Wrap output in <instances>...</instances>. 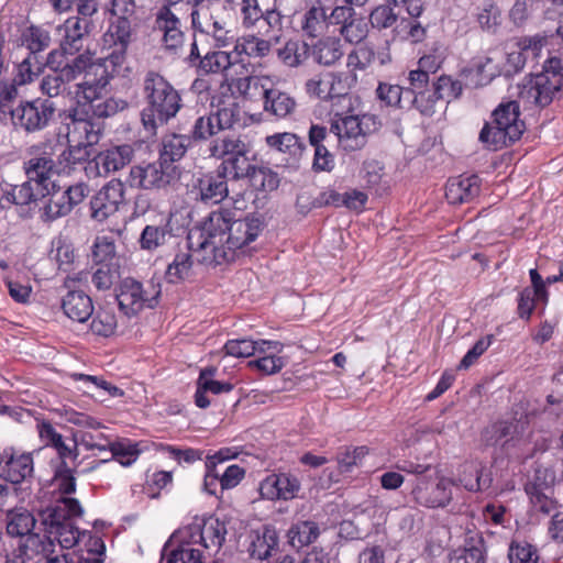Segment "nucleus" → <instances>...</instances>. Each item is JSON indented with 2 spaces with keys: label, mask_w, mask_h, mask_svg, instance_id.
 <instances>
[{
  "label": "nucleus",
  "mask_w": 563,
  "mask_h": 563,
  "mask_svg": "<svg viewBox=\"0 0 563 563\" xmlns=\"http://www.w3.org/2000/svg\"><path fill=\"white\" fill-rule=\"evenodd\" d=\"M380 123L374 114H354L334 112L331 118L330 131L338 137V144L344 152L362 150L367 137L378 130Z\"/></svg>",
  "instance_id": "8"
},
{
  "label": "nucleus",
  "mask_w": 563,
  "mask_h": 563,
  "mask_svg": "<svg viewBox=\"0 0 563 563\" xmlns=\"http://www.w3.org/2000/svg\"><path fill=\"white\" fill-rule=\"evenodd\" d=\"M268 349L279 350L280 342L272 340L233 339L224 344L228 355L234 357H249L255 354H265Z\"/></svg>",
  "instance_id": "28"
},
{
  "label": "nucleus",
  "mask_w": 563,
  "mask_h": 563,
  "mask_svg": "<svg viewBox=\"0 0 563 563\" xmlns=\"http://www.w3.org/2000/svg\"><path fill=\"white\" fill-rule=\"evenodd\" d=\"M309 45L299 40H289L277 49L279 60L287 67L302 65L309 56Z\"/></svg>",
  "instance_id": "42"
},
{
  "label": "nucleus",
  "mask_w": 563,
  "mask_h": 563,
  "mask_svg": "<svg viewBox=\"0 0 563 563\" xmlns=\"http://www.w3.org/2000/svg\"><path fill=\"white\" fill-rule=\"evenodd\" d=\"M46 196H51L44 206V216L47 220H55L71 212L64 190L55 191L51 189V194Z\"/></svg>",
  "instance_id": "55"
},
{
  "label": "nucleus",
  "mask_w": 563,
  "mask_h": 563,
  "mask_svg": "<svg viewBox=\"0 0 563 563\" xmlns=\"http://www.w3.org/2000/svg\"><path fill=\"white\" fill-rule=\"evenodd\" d=\"M470 70L476 78V86H485L489 84L499 75L500 71L498 65L488 56H479L475 58Z\"/></svg>",
  "instance_id": "52"
},
{
  "label": "nucleus",
  "mask_w": 563,
  "mask_h": 563,
  "mask_svg": "<svg viewBox=\"0 0 563 563\" xmlns=\"http://www.w3.org/2000/svg\"><path fill=\"white\" fill-rule=\"evenodd\" d=\"M457 481L468 492L485 490L492 484V478L483 475L481 465L473 462L462 466Z\"/></svg>",
  "instance_id": "40"
},
{
  "label": "nucleus",
  "mask_w": 563,
  "mask_h": 563,
  "mask_svg": "<svg viewBox=\"0 0 563 563\" xmlns=\"http://www.w3.org/2000/svg\"><path fill=\"white\" fill-rule=\"evenodd\" d=\"M263 97L264 110L276 118L284 119L296 108L295 99L277 88H265Z\"/></svg>",
  "instance_id": "32"
},
{
  "label": "nucleus",
  "mask_w": 563,
  "mask_h": 563,
  "mask_svg": "<svg viewBox=\"0 0 563 563\" xmlns=\"http://www.w3.org/2000/svg\"><path fill=\"white\" fill-rule=\"evenodd\" d=\"M344 55L343 44L338 36H324L311 47L313 60L322 66L336 64Z\"/></svg>",
  "instance_id": "29"
},
{
  "label": "nucleus",
  "mask_w": 563,
  "mask_h": 563,
  "mask_svg": "<svg viewBox=\"0 0 563 563\" xmlns=\"http://www.w3.org/2000/svg\"><path fill=\"white\" fill-rule=\"evenodd\" d=\"M88 156V150L77 144L63 148V151L57 154V159L55 161L57 174H69L76 165L86 162Z\"/></svg>",
  "instance_id": "45"
},
{
  "label": "nucleus",
  "mask_w": 563,
  "mask_h": 563,
  "mask_svg": "<svg viewBox=\"0 0 563 563\" xmlns=\"http://www.w3.org/2000/svg\"><path fill=\"white\" fill-rule=\"evenodd\" d=\"M262 223L255 218L235 219L229 209L212 211L187 236V251L178 252L168 265L170 283L188 278L195 263L217 266L235 260L238 252L257 239Z\"/></svg>",
  "instance_id": "1"
},
{
  "label": "nucleus",
  "mask_w": 563,
  "mask_h": 563,
  "mask_svg": "<svg viewBox=\"0 0 563 563\" xmlns=\"http://www.w3.org/2000/svg\"><path fill=\"white\" fill-rule=\"evenodd\" d=\"M112 457L122 466L132 465L140 454L137 445L131 442H114L108 445Z\"/></svg>",
  "instance_id": "60"
},
{
  "label": "nucleus",
  "mask_w": 563,
  "mask_h": 563,
  "mask_svg": "<svg viewBox=\"0 0 563 563\" xmlns=\"http://www.w3.org/2000/svg\"><path fill=\"white\" fill-rule=\"evenodd\" d=\"M303 34L308 37H317L323 34L328 26V14L322 0H313L305 11L300 23Z\"/></svg>",
  "instance_id": "27"
},
{
  "label": "nucleus",
  "mask_w": 563,
  "mask_h": 563,
  "mask_svg": "<svg viewBox=\"0 0 563 563\" xmlns=\"http://www.w3.org/2000/svg\"><path fill=\"white\" fill-rule=\"evenodd\" d=\"M34 183L27 179L21 185H15L7 191L0 200L8 207L9 205L25 206L41 196L38 187L33 188Z\"/></svg>",
  "instance_id": "48"
},
{
  "label": "nucleus",
  "mask_w": 563,
  "mask_h": 563,
  "mask_svg": "<svg viewBox=\"0 0 563 563\" xmlns=\"http://www.w3.org/2000/svg\"><path fill=\"white\" fill-rule=\"evenodd\" d=\"M454 481L446 476H439L437 482L428 477H419L412 488V497L417 504L427 508H444L452 500Z\"/></svg>",
  "instance_id": "13"
},
{
  "label": "nucleus",
  "mask_w": 563,
  "mask_h": 563,
  "mask_svg": "<svg viewBox=\"0 0 563 563\" xmlns=\"http://www.w3.org/2000/svg\"><path fill=\"white\" fill-rule=\"evenodd\" d=\"M128 48L111 47L104 48L101 46L102 56L93 59V55L88 51L89 65L101 66L107 71L109 79L111 80L115 75H119L126 59Z\"/></svg>",
  "instance_id": "34"
},
{
  "label": "nucleus",
  "mask_w": 563,
  "mask_h": 563,
  "mask_svg": "<svg viewBox=\"0 0 563 563\" xmlns=\"http://www.w3.org/2000/svg\"><path fill=\"white\" fill-rule=\"evenodd\" d=\"M227 536L225 523L218 518L195 517L176 530L162 551L161 563H206L216 554Z\"/></svg>",
  "instance_id": "2"
},
{
  "label": "nucleus",
  "mask_w": 563,
  "mask_h": 563,
  "mask_svg": "<svg viewBox=\"0 0 563 563\" xmlns=\"http://www.w3.org/2000/svg\"><path fill=\"white\" fill-rule=\"evenodd\" d=\"M405 88L399 85L379 82L376 89V96L380 102L388 107H402Z\"/></svg>",
  "instance_id": "62"
},
{
  "label": "nucleus",
  "mask_w": 563,
  "mask_h": 563,
  "mask_svg": "<svg viewBox=\"0 0 563 563\" xmlns=\"http://www.w3.org/2000/svg\"><path fill=\"white\" fill-rule=\"evenodd\" d=\"M56 155V145L49 142H43L29 148V158L24 162V170L27 179L38 187L42 197L51 194L55 189L52 179L57 174L54 156Z\"/></svg>",
  "instance_id": "10"
},
{
  "label": "nucleus",
  "mask_w": 563,
  "mask_h": 563,
  "mask_svg": "<svg viewBox=\"0 0 563 563\" xmlns=\"http://www.w3.org/2000/svg\"><path fill=\"white\" fill-rule=\"evenodd\" d=\"M36 520L34 516L24 508H15L7 514V532L12 537L27 538L35 527Z\"/></svg>",
  "instance_id": "35"
},
{
  "label": "nucleus",
  "mask_w": 563,
  "mask_h": 563,
  "mask_svg": "<svg viewBox=\"0 0 563 563\" xmlns=\"http://www.w3.org/2000/svg\"><path fill=\"white\" fill-rule=\"evenodd\" d=\"M170 235L172 230L168 222L159 225L148 224L142 230L139 244L142 250L155 251L164 245Z\"/></svg>",
  "instance_id": "44"
},
{
  "label": "nucleus",
  "mask_w": 563,
  "mask_h": 563,
  "mask_svg": "<svg viewBox=\"0 0 563 563\" xmlns=\"http://www.w3.org/2000/svg\"><path fill=\"white\" fill-rule=\"evenodd\" d=\"M155 30L162 34V42L167 49L175 51L184 44L185 34L178 16L163 5L155 15Z\"/></svg>",
  "instance_id": "19"
},
{
  "label": "nucleus",
  "mask_w": 563,
  "mask_h": 563,
  "mask_svg": "<svg viewBox=\"0 0 563 563\" xmlns=\"http://www.w3.org/2000/svg\"><path fill=\"white\" fill-rule=\"evenodd\" d=\"M190 16L194 30L202 34L210 32L211 26L222 20L214 3L191 10Z\"/></svg>",
  "instance_id": "49"
},
{
  "label": "nucleus",
  "mask_w": 563,
  "mask_h": 563,
  "mask_svg": "<svg viewBox=\"0 0 563 563\" xmlns=\"http://www.w3.org/2000/svg\"><path fill=\"white\" fill-rule=\"evenodd\" d=\"M133 156L130 145H120L100 152L85 166L86 175L89 178L106 177L128 165Z\"/></svg>",
  "instance_id": "14"
},
{
  "label": "nucleus",
  "mask_w": 563,
  "mask_h": 563,
  "mask_svg": "<svg viewBox=\"0 0 563 563\" xmlns=\"http://www.w3.org/2000/svg\"><path fill=\"white\" fill-rule=\"evenodd\" d=\"M481 179L477 175H461L449 179L445 187V198L451 205H462L478 196Z\"/></svg>",
  "instance_id": "24"
},
{
  "label": "nucleus",
  "mask_w": 563,
  "mask_h": 563,
  "mask_svg": "<svg viewBox=\"0 0 563 563\" xmlns=\"http://www.w3.org/2000/svg\"><path fill=\"white\" fill-rule=\"evenodd\" d=\"M190 144V140L186 135L169 134L163 139L159 162L165 166L173 168L172 163L179 161Z\"/></svg>",
  "instance_id": "37"
},
{
  "label": "nucleus",
  "mask_w": 563,
  "mask_h": 563,
  "mask_svg": "<svg viewBox=\"0 0 563 563\" xmlns=\"http://www.w3.org/2000/svg\"><path fill=\"white\" fill-rule=\"evenodd\" d=\"M563 89V60L550 57L543 70L534 75L519 87V100L528 106L545 107L555 95Z\"/></svg>",
  "instance_id": "7"
},
{
  "label": "nucleus",
  "mask_w": 563,
  "mask_h": 563,
  "mask_svg": "<svg viewBox=\"0 0 563 563\" xmlns=\"http://www.w3.org/2000/svg\"><path fill=\"white\" fill-rule=\"evenodd\" d=\"M124 185L119 179H111L90 200L91 218L102 222L119 211L124 202Z\"/></svg>",
  "instance_id": "15"
},
{
  "label": "nucleus",
  "mask_w": 563,
  "mask_h": 563,
  "mask_svg": "<svg viewBox=\"0 0 563 563\" xmlns=\"http://www.w3.org/2000/svg\"><path fill=\"white\" fill-rule=\"evenodd\" d=\"M301 489L299 478L288 472L272 473L260 483V495L269 501H288L298 497Z\"/></svg>",
  "instance_id": "16"
},
{
  "label": "nucleus",
  "mask_w": 563,
  "mask_h": 563,
  "mask_svg": "<svg viewBox=\"0 0 563 563\" xmlns=\"http://www.w3.org/2000/svg\"><path fill=\"white\" fill-rule=\"evenodd\" d=\"M77 57H85V67L80 69V74H84L82 81L76 85V99L79 104L90 107L103 97L110 79L104 68L89 65L88 53L80 54Z\"/></svg>",
  "instance_id": "12"
},
{
  "label": "nucleus",
  "mask_w": 563,
  "mask_h": 563,
  "mask_svg": "<svg viewBox=\"0 0 563 563\" xmlns=\"http://www.w3.org/2000/svg\"><path fill=\"white\" fill-rule=\"evenodd\" d=\"M195 189L201 201L206 203H219L229 194L227 173L218 169L216 173H208L197 179Z\"/></svg>",
  "instance_id": "23"
},
{
  "label": "nucleus",
  "mask_w": 563,
  "mask_h": 563,
  "mask_svg": "<svg viewBox=\"0 0 563 563\" xmlns=\"http://www.w3.org/2000/svg\"><path fill=\"white\" fill-rule=\"evenodd\" d=\"M118 327L117 316L111 308L102 307L97 310L90 323L92 334L109 338L114 334Z\"/></svg>",
  "instance_id": "46"
},
{
  "label": "nucleus",
  "mask_w": 563,
  "mask_h": 563,
  "mask_svg": "<svg viewBox=\"0 0 563 563\" xmlns=\"http://www.w3.org/2000/svg\"><path fill=\"white\" fill-rule=\"evenodd\" d=\"M53 486L64 495L73 494L76 490V478L67 462H58L55 466Z\"/></svg>",
  "instance_id": "56"
},
{
  "label": "nucleus",
  "mask_w": 563,
  "mask_h": 563,
  "mask_svg": "<svg viewBox=\"0 0 563 563\" xmlns=\"http://www.w3.org/2000/svg\"><path fill=\"white\" fill-rule=\"evenodd\" d=\"M367 454L368 448L365 445L343 448L336 456L339 470L343 473L351 472Z\"/></svg>",
  "instance_id": "57"
},
{
  "label": "nucleus",
  "mask_w": 563,
  "mask_h": 563,
  "mask_svg": "<svg viewBox=\"0 0 563 563\" xmlns=\"http://www.w3.org/2000/svg\"><path fill=\"white\" fill-rule=\"evenodd\" d=\"M34 472L33 455L13 448L4 449L2 478L12 484H21L32 477Z\"/></svg>",
  "instance_id": "18"
},
{
  "label": "nucleus",
  "mask_w": 563,
  "mask_h": 563,
  "mask_svg": "<svg viewBox=\"0 0 563 563\" xmlns=\"http://www.w3.org/2000/svg\"><path fill=\"white\" fill-rule=\"evenodd\" d=\"M319 536V526L317 522L311 520L295 522L287 531L288 544L295 550L308 547L314 542Z\"/></svg>",
  "instance_id": "33"
},
{
  "label": "nucleus",
  "mask_w": 563,
  "mask_h": 563,
  "mask_svg": "<svg viewBox=\"0 0 563 563\" xmlns=\"http://www.w3.org/2000/svg\"><path fill=\"white\" fill-rule=\"evenodd\" d=\"M143 92L147 106L141 117L144 128L155 132L159 124L176 117L181 108V97L174 86L156 71H148L143 80Z\"/></svg>",
  "instance_id": "5"
},
{
  "label": "nucleus",
  "mask_w": 563,
  "mask_h": 563,
  "mask_svg": "<svg viewBox=\"0 0 563 563\" xmlns=\"http://www.w3.org/2000/svg\"><path fill=\"white\" fill-rule=\"evenodd\" d=\"M115 256V245L111 236H97L92 246V260L97 264L108 265Z\"/></svg>",
  "instance_id": "61"
},
{
  "label": "nucleus",
  "mask_w": 563,
  "mask_h": 563,
  "mask_svg": "<svg viewBox=\"0 0 563 563\" xmlns=\"http://www.w3.org/2000/svg\"><path fill=\"white\" fill-rule=\"evenodd\" d=\"M128 103L123 99L109 97L100 99L90 106L91 112L96 118H109L124 110Z\"/></svg>",
  "instance_id": "63"
},
{
  "label": "nucleus",
  "mask_w": 563,
  "mask_h": 563,
  "mask_svg": "<svg viewBox=\"0 0 563 563\" xmlns=\"http://www.w3.org/2000/svg\"><path fill=\"white\" fill-rule=\"evenodd\" d=\"M216 373L217 368L214 367H206L201 369L197 385L206 393H212L214 395L231 391L233 388L232 384L213 379Z\"/></svg>",
  "instance_id": "59"
},
{
  "label": "nucleus",
  "mask_w": 563,
  "mask_h": 563,
  "mask_svg": "<svg viewBox=\"0 0 563 563\" xmlns=\"http://www.w3.org/2000/svg\"><path fill=\"white\" fill-rule=\"evenodd\" d=\"M82 508L73 497H60L47 510L43 523L45 533L33 534L27 538L26 549L36 551V555H55L64 553L79 543L81 532L75 526V518L80 517Z\"/></svg>",
  "instance_id": "3"
},
{
  "label": "nucleus",
  "mask_w": 563,
  "mask_h": 563,
  "mask_svg": "<svg viewBox=\"0 0 563 563\" xmlns=\"http://www.w3.org/2000/svg\"><path fill=\"white\" fill-rule=\"evenodd\" d=\"M64 313L73 321L86 322L93 313L91 298L82 290H70L62 299Z\"/></svg>",
  "instance_id": "26"
},
{
  "label": "nucleus",
  "mask_w": 563,
  "mask_h": 563,
  "mask_svg": "<svg viewBox=\"0 0 563 563\" xmlns=\"http://www.w3.org/2000/svg\"><path fill=\"white\" fill-rule=\"evenodd\" d=\"M88 16H70L63 25L58 26V32L62 35L60 48L74 55L82 47V40L88 34L89 21Z\"/></svg>",
  "instance_id": "25"
},
{
  "label": "nucleus",
  "mask_w": 563,
  "mask_h": 563,
  "mask_svg": "<svg viewBox=\"0 0 563 563\" xmlns=\"http://www.w3.org/2000/svg\"><path fill=\"white\" fill-rule=\"evenodd\" d=\"M376 60L375 51L369 45H361L353 49L346 58L347 73L365 70Z\"/></svg>",
  "instance_id": "53"
},
{
  "label": "nucleus",
  "mask_w": 563,
  "mask_h": 563,
  "mask_svg": "<svg viewBox=\"0 0 563 563\" xmlns=\"http://www.w3.org/2000/svg\"><path fill=\"white\" fill-rule=\"evenodd\" d=\"M172 180L169 166L159 161L147 165L133 166L130 169L128 183L131 187L141 189L163 188Z\"/></svg>",
  "instance_id": "17"
},
{
  "label": "nucleus",
  "mask_w": 563,
  "mask_h": 563,
  "mask_svg": "<svg viewBox=\"0 0 563 563\" xmlns=\"http://www.w3.org/2000/svg\"><path fill=\"white\" fill-rule=\"evenodd\" d=\"M331 100L339 99L351 104L350 90L357 84L356 73L328 71Z\"/></svg>",
  "instance_id": "36"
},
{
  "label": "nucleus",
  "mask_w": 563,
  "mask_h": 563,
  "mask_svg": "<svg viewBox=\"0 0 563 563\" xmlns=\"http://www.w3.org/2000/svg\"><path fill=\"white\" fill-rule=\"evenodd\" d=\"M117 300L120 309L126 316L136 314L145 307L146 302L148 307H153V299L145 297L142 284L131 278H125L121 283Z\"/></svg>",
  "instance_id": "22"
},
{
  "label": "nucleus",
  "mask_w": 563,
  "mask_h": 563,
  "mask_svg": "<svg viewBox=\"0 0 563 563\" xmlns=\"http://www.w3.org/2000/svg\"><path fill=\"white\" fill-rule=\"evenodd\" d=\"M132 27L126 16L115 18L110 22L107 31L101 37V46L104 48L121 47L128 48L131 43Z\"/></svg>",
  "instance_id": "30"
},
{
  "label": "nucleus",
  "mask_w": 563,
  "mask_h": 563,
  "mask_svg": "<svg viewBox=\"0 0 563 563\" xmlns=\"http://www.w3.org/2000/svg\"><path fill=\"white\" fill-rule=\"evenodd\" d=\"M265 142L272 150L280 153H296L300 148L299 137L290 132L275 133L266 136Z\"/></svg>",
  "instance_id": "58"
},
{
  "label": "nucleus",
  "mask_w": 563,
  "mask_h": 563,
  "mask_svg": "<svg viewBox=\"0 0 563 563\" xmlns=\"http://www.w3.org/2000/svg\"><path fill=\"white\" fill-rule=\"evenodd\" d=\"M209 153L211 157L222 161L218 169L231 174L235 179L251 178L254 184L261 180L264 190H273L278 186L275 174L251 163L250 146L240 136L224 135L213 140Z\"/></svg>",
  "instance_id": "4"
},
{
  "label": "nucleus",
  "mask_w": 563,
  "mask_h": 563,
  "mask_svg": "<svg viewBox=\"0 0 563 563\" xmlns=\"http://www.w3.org/2000/svg\"><path fill=\"white\" fill-rule=\"evenodd\" d=\"M51 43L49 33L40 26H27L21 33V44L25 46L31 54L44 51Z\"/></svg>",
  "instance_id": "51"
},
{
  "label": "nucleus",
  "mask_w": 563,
  "mask_h": 563,
  "mask_svg": "<svg viewBox=\"0 0 563 563\" xmlns=\"http://www.w3.org/2000/svg\"><path fill=\"white\" fill-rule=\"evenodd\" d=\"M482 439L486 445L506 451L520 448L530 441L528 416L520 413L496 420L483 430Z\"/></svg>",
  "instance_id": "9"
},
{
  "label": "nucleus",
  "mask_w": 563,
  "mask_h": 563,
  "mask_svg": "<svg viewBox=\"0 0 563 563\" xmlns=\"http://www.w3.org/2000/svg\"><path fill=\"white\" fill-rule=\"evenodd\" d=\"M525 490L537 510L544 514H549L552 510L553 500L549 496L551 488L547 483L530 482L526 485Z\"/></svg>",
  "instance_id": "50"
},
{
  "label": "nucleus",
  "mask_w": 563,
  "mask_h": 563,
  "mask_svg": "<svg viewBox=\"0 0 563 563\" xmlns=\"http://www.w3.org/2000/svg\"><path fill=\"white\" fill-rule=\"evenodd\" d=\"M283 351V344L280 343L279 350L268 349L265 354H256V360L250 361L249 366L256 368L265 375H273L280 372L286 365V361L279 354Z\"/></svg>",
  "instance_id": "47"
},
{
  "label": "nucleus",
  "mask_w": 563,
  "mask_h": 563,
  "mask_svg": "<svg viewBox=\"0 0 563 563\" xmlns=\"http://www.w3.org/2000/svg\"><path fill=\"white\" fill-rule=\"evenodd\" d=\"M277 544L278 536L276 529L271 526H265L262 530L254 531L251 534L249 552L253 559L263 561L271 556Z\"/></svg>",
  "instance_id": "31"
},
{
  "label": "nucleus",
  "mask_w": 563,
  "mask_h": 563,
  "mask_svg": "<svg viewBox=\"0 0 563 563\" xmlns=\"http://www.w3.org/2000/svg\"><path fill=\"white\" fill-rule=\"evenodd\" d=\"M548 44L549 36L540 34L533 36H523L518 38L516 42L517 48L525 53L527 62H537L541 56L543 47H545Z\"/></svg>",
  "instance_id": "54"
},
{
  "label": "nucleus",
  "mask_w": 563,
  "mask_h": 563,
  "mask_svg": "<svg viewBox=\"0 0 563 563\" xmlns=\"http://www.w3.org/2000/svg\"><path fill=\"white\" fill-rule=\"evenodd\" d=\"M78 550L74 553L81 554L85 563H102L106 554V545L101 537L91 532H81Z\"/></svg>",
  "instance_id": "38"
},
{
  "label": "nucleus",
  "mask_w": 563,
  "mask_h": 563,
  "mask_svg": "<svg viewBox=\"0 0 563 563\" xmlns=\"http://www.w3.org/2000/svg\"><path fill=\"white\" fill-rule=\"evenodd\" d=\"M67 137L69 143L84 146L86 150L96 145L101 136V126L87 118H81L76 109L69 114Z\"/></svg>",
  "instance_id": "20"
},
{
  "label": "nucleus",
  "mask_w": 563,
  "mask_h": 563,
  "mask_svg": "<svg viewBox=\"0 0 563 563\" xmlns=\"http://www.w3.org/2000/svg\"><path fill=\"white\" fill-rule=\"evenodd\" d=\"M85 67V57H75L71 64H66L59 73L53 71L43 77L41 90L49 98L59 96L66 88V84L76 79L80 75V69Z\"/></svg>",
  "instance_id": "21"
},
{
  "label": "nucleus",
  "mask_w": 563,
  "mask_h": 563,
  "mask_svg": "<svg viewBox=\"0 0 563 563\" xmlns=\"http://www.w3.org/2000/svg\"><path fill=\"white\" fill-rule=\"evenodd\" d=\"M272 49V43L253 34L238 37L233 47L236 55H246L251 58H264Z\"/></svg>",
  "instance_id": "39"
},
{
  "label": "nucleus",
  "mask_w": 563,
  "mask_h": 563,
  "mask_svg": "<svg viewBox=\"0 0 563 563\" xmlns=\"http://www.w3.org/2000/svg\"><path fill=\"white\" fill-rule=\"evenodd\" d=\"M492 117L493 120L485 123L479 133V141L489 150L497 151L511 145L526 130L517 101L500 103Z\"/></svg>",
  "instance_id": "6"
},
{
  "label": "nucleus",
  "mask_w": 563,
  "mask_h": 563,
  "mask_svg": "<svg viewBox=\"0 0 563 563\" xmlns=\"http://www.w3.org/2000/svg\"><path fill=\"white\" fill-rule=\"evenodd\" d=\"M509 563H540L538 548L526 539L514 538L508 544Z\"/></svg>",
  "instance_id": "41"
},
{
  "label": "nucleus",
  "mask_w": 563,
  "mask_h": 563,
  "mask_svg": "<svg viewBox=\"0 0 563 563\" xmlns=\"http://www.w3.org/2000/svg\"><path fill=\"white\" fill-rule=\"evenodd\" d=\"M54 111L53 102L35 99L20 103L15 109L9 110V114L15 128L36 132L47 126Z\"/></svg>",
  "instance_id": "11"
},
{
  "label": "nucleus",
  "mask_w": 563,
  "mask_h": 563,
  "mask_svg": "<svg viewBox=\"0 0 563 563\" xmlns=\"http://www.w3.org/2000/svg\"><path fill=\"white\" fill-rule=\"evenodd\" d=\"M234 65L232 53L224 51L209 52L197 64L199 71L202 74L227 73Z\"/></svg>",
  "instance_id": "43"
},
{
  "label": "nucleus",
  "mask_w": 563,
  "mask_h": 563,
  "mask_svg": "<svg viewBox=\"0 0 563 563\" xmlns=\"http://www.w3.org/2000/svg\"><path fill=\"white\" fill-rule=\"evenodd\" d=\"M486 550L484 541L478 538L472 545L465 547L464 550L452 559V563H485Z\"/></svg>",
  "instance_id": "64"
}]
</instances>
